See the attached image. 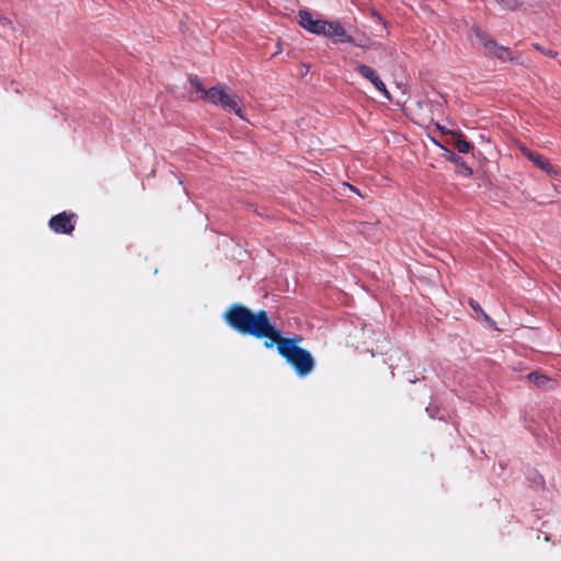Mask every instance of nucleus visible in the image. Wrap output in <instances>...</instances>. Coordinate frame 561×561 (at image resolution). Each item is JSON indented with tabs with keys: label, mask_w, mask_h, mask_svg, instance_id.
<instances>
[{
	"label": "nucleus",
	"mask_w": 561,
	"mask_h": 561,
	"mask_svg": "<svg viewBox=\"0 0 561 561\" xmlns=\"http://www.w3.org/2000/svg\"><path fill=\"white\" fill-rule=\"evenodd\" d=\"M190 83L192 84L193 88H195V90L197 92L202 93L201 99L207 101V98L205 96V92H207L208 89H205L203 87V84L201 83L199 79L197 77H191L190 78Z\"/></svg>",
	"instance_id": "nucleus-12"
},
{
	"label": "nucleus",
	"mask_w": 561,
	"mask_h": 561,
	"mask_svg": "<svg viewBox=\"0 0 561 561\" xmlns=\"http://www.w3.org/2000/svg\"><path fill=\"white\" fill-rule=\"evenodd\" d=\"M502 9L514 11L519 8L523 0H494Z\"/></svg>",
	"instance_id": "nucleus-10"
},
{
	"label": "nucleus",
	"mask_w": 561,
	"mask_h": 561,
	"mask_svg": "<svg viewBox=\"0 0 561 561\" xmlns=\"http://www.w3.org/2000/svg\"><path fill=\"white\" fill-rule=\"evenodd\" d=\"M528 378L539 387H542L545 383L549 382V379L546 376L538 373H530Z\"/></svg>",
	"instance_id": "nucleus-14"
},
{
	"label": "nucleus",
	"mask_w": 561,
	"mask_h": 561,
	"mask_svg": "<svg viewBox=\"0 0 561 561\" xmlns=\"http://www.w3.org/2000/svg\"><path fill=\"white\" fill-rule=\"evenodd\" d=\"M373 15L378 20V21H382V18L377 13V12H373Z\"/></svg>",
	"instance_id": "nucleus-17"
},
{
	"label": "nucleus",
	"mask_w": 561,
	"mask_h": 561,
	"mask_svg": "<svg viewBox=\"0 0 561 561\" xmlns=\"http://www.w3.org/2000/svg\"><path fill=\"white\" fill-rule=\"evenodd\" d=\"M77 215L75 213L61 211L53 216L48 227L58 234H70L76 227Z\"/></svg>",
	"instance_id": "nucleus-5"
},
{
	"label": "nucleus",
	"mask_w": 561,
	"mask_h": 561,
	"mask_svg": "<svg viewBox=\"0 0 561 561\" xmlns=\"http://www.w3.org/2000/svg\"><path fill=\"white\" fill-rule=\"evenodd\" d=\"M355 71L358 72L363 78L367 79L368 81L371 82V84L379 91L382 93V95L388 100V101H391L392 98H391V94L390 92L388 91L386 84L383 83V81L380 79V77L378 76V73L376 72L375 69H373L371 67L367 66V65H358L356 68H355Z\"/></svg>",
	"instance_id": "nucleus-6"
},
{
	"label": "nucleus",
	"mask_w": 561,
	"mask_h": 561,
	"mask_svg": "<svg viewBox=\"0 0 561 561\" xmlns=\"http://www.w3.org/2000/svg\"><path fill=\"white\" fill-rule=\"evenodd\" d=\"M225 322L241 335L264 340V346L272 348L282 332L271 322L263 309L254 312L241 304H232L222 314Z\"/></svg>",
	"instance_id": "nucleus-1"
},
{
	"label": "nucleus",
	"mask_w": 561,
	"mask_h": 561,
	"mask_svg": "<svg viewBox=\"0 0 561 561\" xmlns=\"http://www.w3.org/2000/svg\"><path fill=\"white\" fill-rule=\"evenodd\" d=\"M298 16L299 25L306 31L317 35H322L325 32V20L313 19L307 10H300Z\"/></svg>",
	"instance_id": "nucleus-7"
},
{
	"label": "nucleus",
	"mask_w": 561,
	"mask_h": 561,
	"mask_svg": "<svg viewBox=\"0 0 561 561\" xmlns=\"http://www.w3.org/2000/svg\"><path fill=\"white\" fill-rule=\"evenodd\" d=\"M302 340L300 335L291 337L280 335L274 343L278 354L293 367L299 377L308 376L316 367L311 353L299 346Z\"/></svg>",
	"instance_id": "nucleus-2"
},
{
	"label": "nucleus",
	"mask_w": 561,
	"mask_h": 561,
	"mask_svg": "<svg viewBox=\"0 0 561 561\" xmlns=\"http://www.w3.org/2000/svg\"><path fill=\"white\" fill-rule=\"evenodd\" d=\"M455 147L459 152L467 153L472 148V145L468 140L459 138L456 140Z\"/></svg>",
	"instance_id": "nucleus-13"
},
{
	"label": "nucleus",
	"mask_w": 561,
	"mask_h": 561,
	"mask_svg": "<svg viewBox=\"0 0 561 561\" xmlns=\"http://www.w3.org/2000/svg\"><path fill=\"white\" fill-rule=\"evenodd\" d=\"M207 101L225 111L233 112L241 119H245L244 112L239 104L238 96L225 84H217L205 92Z\"/></svg>",
	"instance_id": "nucleus-3"
},
{
	"label": "nucleus",
	"mask_w": 561,
	"mask_h": 561,
	"mask_svg": "<svg viewBox=\"0 0 561 561\" xmlns=\"http://www.w3.org/2000/svg\"><path fill=\"white\" fill-rule=\"evenodd\" d=\"M473 34L483 46L484 55L489 58H496L501 61H518L520 54L511 48L500 45L493 38H490L481 28L473 27Z\"/></svg>",
	"instance_id": "nucleus-4"
},
{
	"label": "nucleus",
	"mask_w": 561,
	"mask_h": 561,
	"mask_svg": "<svg viewBox=\"0 0 561 561\" xmlns=\"http://www.w3.org/2000/svg\"><path fill=\"white\" fill-rule=\"evenodd\" d=\"M526 157L540 170L545 171L548 174H557L558 171L556 168L540 153L533 152L530 150H524Z\"/></svg>",
	"instance_id": "nucleus-9"
},
{
	"label": "nucleus",
	"mask_w": 561,
	"mask_h": 561,
	"mask_svg": "<svg viewBox=\"0 0 561 561\" xmlns=\"http://www.w3.org/2000/svg\"><path fill=\"white\" fill-rule=\"evenodd\" d=\"M0 21H1L2 23H8V24H10V23H11V22H10L9 20H7V19H0Z\"/></svg>",
	"instance_id": "nucleus-18"
},
{
	"label": "nucleus",
	"mask_w": 561,
	"mask_h": 561,
	"mask_svg": "<svg viewBox=\"0 0 561 561\" xmlns=\"http://www.w3.org/2000/svg\"><path fill=\"white\" fill-rule=\"evenodd\" d=\"M450 161L457 163V164H461V167L465 169L466 171V175L470 176L472 174V169L469 168L461 159V157L455 154V153H451L450 154Z\"/></svg>",
	"instance_id": "nucleus-16"
},
{
	"label": "nucleus",
	"mask_w": 561,
	"mask_h": 561,
	"mask_svg": "<svg viewBox=\"0 0 561 561\" xmlns=\"http://www.w3.org/2000/svg\"><path fill=\"white\" fill-rule=\"evenodd\" d=\"M533 47L542 53L545 56L547 57H550V58H556L558 56V51L553 50V49H549V48H545L543 46H541L540 44L538 43H534L533 44Z\"/></svg>",
	"instance_id": "nucleus-15"
},
{
	"label": "nucleus",
	"mask_w": 561,
	"mask_h": 561,
	"mask_svg": "<svg viewBox=\"0 0 561 561\" xmlns=\"http://www.w3.org/2000/svg\"><path fill=\"white\" fill-rule=\"evenodd\" d=\"M324 36L331 37L334 41L353 43L354 39L352 36L346 34L345 28L337 21H325V32L322 34Z\"/></svg>",
	"instance_id": "nucleus-8"
},
{
	"label": "nucleus",
	"mask_w": 561,
	"mask_h": 561,
	"mask_svg": "<svg viewBox=\"0 0 561 561\" xmlns=\"http://www.w3.org/2000/svg\"><path fill=\"white\" fill-rule=\"evenodd\" d=\"M468 305L471 307V309L477 312V313H480L483 319L488 322H492L491 318L483 311V309L481 308V306L479 305L478 301H476L474 299L472 298H469L468 300Z\"/></svg>",
	"instance_id": "nucleus-11"
}]
</instances>
